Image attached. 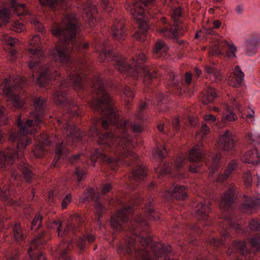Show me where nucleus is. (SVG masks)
Wrapping results in <instances>:
<instances>
[{
  "label": "nucleus",
  "instance_id": "obj_1",
  "mask_svg": "<svg viewBox=\"0 0 260 260\" xmlns=\"http://www.w3.org/2000/svg\"><path fill=\"white\" fill-rule=\"evenodd\" d=\"M92 82L91 108L102 115L103 128L106 129L113 125L117 129L114 134L100 132L97 128L93 130L92 135L98 137L97 142L100 147L94 149L91 160L93 164L99 160L115 170L122 159L130 157L136 160L137 158V155L129 150L130 139L126 133L129 121L119 119L102 79L96 77Z\"/></svg>",
  "mask_w": 260,
  "mask_h": 260
},
{
  "label": "nucleus",
  "instance_id": "obj_2",
  "mask_svg": "<svg viewBox=\"0 0 260 260\" xmlns=\"http://www.w3.org/2000/svg\"><path fill=\"white\" fill-rule=\"evenodd\" d=\"M86 77L77 67H71L69 78L63 80L60 86L53 94L54 102L57 106H66L68 108V113L63 114L62 117L57 120L59 124H63V132L66 134V144L70 146L75 142L82 140L84 133H81L79 129L69 123L68 118L81 115L82 112L80 108L72 100L67 101L66 89L72 85L75 90L83 88V84Z\"/></svg>",
  "mask_w": 260,
  "mask_h": 260
},
{
  "label": "nucleus",
  "instance_id": "obj_3",
  "mask_svg": "<svg viewBox=\"0 0 260 260\" xmlns=\"http://www.w3.org/2000/svg\"><path fill=\"white\" fill-rule=\"evenodd\" d=\"M64 26H56L52 28V34L60 38L59 42L55 49L50 51V55L55 62L68 63L72 51L84 52L89 47L88 43L83 44L76 41L78 22L74 14L67 16Z\"/></svg>",
  "mask_w": 260,
  "mask_h": 260
},
{
  "label": "nucleus",
  "instance_id": "obj_4",
  "mask_svg": "<svg viewBox=\"0 0 260 260\" xmlns=\"http://www.w3.org/2000/svg\"><path fill=\"white\" fill-rule=\"evenodd\" d=\"M103 48L100 54L101 61L105 60H112V64L118 71L126 76L137 77L139 75L143 76V81L147 85L156 79L158 74L156 70L149 69L145 66L146 56L144 53L137 54L136 58L133 57L130 63L125 62V59L121 56L115 55L110 47H107L105 44H103Z\"/></svg>",
  "mask_w": 260,
  "mask_h": 260
},
{
  "label": "nucleus",
  "instance_id": "obj_5",
  "mask_svg": "<svg viewBox=\"0 0 260 260\" xmlns=\"http://www.w3.org/2000/svg\"><path fill=\"white\" fill-rule=\"evenodd\" d=\"M154 3L155 0H139L129 3L126 6L127 11L137 20L138 30L134 34V37L140 42H143L146 39L149 26L144 20L145 14L147 12L150 16L152 15L149 9L154 6Z\"/></svg>",
  "mask_w": 260,
  "mask_h": 260
},
{
  "label": "nucleus",
  "instance_id": "obj_6",
  "mask_svg": "<svg viewBox=\"0 0 260 260\" xmlns=\"http://www.w3.org/2000/svg\"><path fill=\"white\" fill-rule=\"evenodd\" d=\"M45 101V100L40 97L34 99L35 110L30 113L31 119L23 122L20 119L21 116L17 118L16 122L19 127L20 132L22 134H25L26 133V125L32 126L33 125L36 126L40 125L44 116Z\"/></svg>",
  "mask_w": 260,
  "mask_h": 260
},
{
  "label": "nucleus",
  "instance_id": "obj_7",
  "mask_svg": "<svg viewBox=\"0 0 260 260\" xmlns=\"http://www.w3.org/2000/svg\"><path fill=\"white\" fill-rule=\"evenodd\" d=\"M25 79L21 78L19 83H15L14 87H12V83H10V81L5 78L2 83L3 92L6 94V101L8 104H12V106L16 109L21 108L23 105V102L20 99L18 95L14 94L13 90L15 87H22V84L25 82Z\"/></svg>",
  "mask_w": 260,
  "mask_h": 260
},
{
  "label": "nucleus",
  "instance_id": "obj_8",
  "mask_svg": "<svg viewBox=\"0 0 260 260\" xmlns=\"http://www.w3.org/2000/svg\"><path fill=\"white\" fill-rule=\"evenodd\" d=\"M205 155L204 151L200 148L199 145H196L189 150L188 159L190 162L189 167V171L192 173H197L202 165L201 161Z\"/></svg>",
  "mask_w": 260,
  "mask_h": 260
},
{
  "label": "nucleus",
  "instance_id": "obj_9",
  "mask_svg": "<svg viewBox=\"0 0 260 260\" xmlns=\"http://www.w3.org/2000/svg\"><path fill=\"white\" fill-rule=\"evenodd\" d=\"M131 210L132 208L128 205L124 207L118 211L116 214L112 216L110 222L112 228L118 231L123 230V224L128 221Z\"/></svg>",
  "mask_w": 260,
  "mask_h": 260
},
{
  "label": "nucleus",
  "instance_id": "obj_10",
  "mask_svg": "<svg viewBox=\"0 0 260 260\" xmlns=\"http://www.w3.org/2000/svg\"><path fill=\"white\" fill-rule=\"evenodd\" d=\"M82 222L83 220L80 216L78 214L74 215L71 217V221H69L67 224V228L63 233H61V221L59 220H54L53 221L52 224L58 225L57 232H58V236L62 237L63 234L68 233L70 231L72 232L73 233L78 231L79 230V226Z\"/></svg>",
  "mask_w": 260,
  "mask_h": 260
},
{
  "label": "nucleus",
  "instance_id": "obj_11",
  "mask_svg": "<svg viewBox=\"0 0 260 260\" xmlns=\"http://www.w3.org/2000/svg\"><path fill=\"white\" fill-rule=\"evenodd\" d=\"M236 187L231 185L229 189L221 197L220 207L221 209L226 211L232 209L237 196L236 194Z\"/></svg>",
  "mask_w": 260,
  "mask_h": 260
},
{
  "label": "nucleus",
  "instance_id": "obj_12",
  "mask_svg": "<svg viewBox=\"0 0 260 260\" xmlns=\"http://www.w3.org/2000/svg\"><path fill=\"white\" fill-rule=\"evenodd\" d=\"M218 145L219 148L225 151H229L235 147V141L230 130H226L219 138Z\"/></svg>",
  "mask_w": 260,
  "mask_h": 260
},
{
  "label": "nucleus",
  "instance_id": "obj_13",
  "mask_svg": "<svg viewBox=\"0 0 260 260\" xmlns=\"http://www.w3.org/2000/svg\"><path fill=\"white\" fill-rule=\"evenodd\" d=\"M244 73L242 71L239 66H236L234 71L228 77V82L230 86L239 88L243 85L244 83Z\"/></svg>",
  "mask_w": 260,
  "mask_h": 260
},
{
  "label": "nucleus",
  "instance_id": "obj_14",
  "mask_svg": "<svg viewBox=\"0 0 260 260\" xmlns=\"http://www.w3.org/2000/svg\"><path fill=\"white\" fill-rule=\"evenodd\" d=\"M18 127L19 126H18ZM30 127V126L26 125V133L25 134H22V133L19 131V127H18V131L17 133H11L10 135L9 141L11 142H15V141H17L16 145L17 146V149L19 150L24 149L25 146L29 143L30 140L28 139H26L25 138H22L20 139V137H23L28 134V131L27 128Z\"/></svg>",
  "mask_w": 260,
  "mask_h": 260
},
{
  "label": "nucleus",
  "instance_id": "obj_15",
  "mask_svg": "<svg viewBox=\"0 0 260 260\" xmlns=\"http://www.w3.org/2000/svg\"><path fill=\"white\" fill-rule=\"evenodd\" d=\"M17 158V151L10 147L5 152H0V164L3 166L12 165Z\"/></svg>",
  "mask_w": 260,
  "mask_h": 260
},
{
  "label": "nucleus",
  "instance_id": "obj_16",
  "mask_svg": "<svg viewBox=\"0 0 260 260\" xmlns=\"http://www.w3.org/2000/svg\"><path fill=\"white\" fill-rule=\"evenodd\" d=\"M123 20H115L112 26L113 38L117 40H123L125 39L126 29Z\"/></svg>",
  "mask_w": 260,
  "mask_h": 260
},
{
  "label": "nucleus",
  "instance_id": "obj_17",
  "mask_svg": "<svg viewBox=\"0 0 260 260\" xmlns=\"http://www.w3.org/2000/svg\"><path fill=\"white\" fill-rule=\"evenodd\" d=\"M50 144L51 141L49 140V137L45 133L41 134L39 143L33 150L34 154L38 157L42 156L44 155L45 147L50 145Z\"/></svg>",
  "mask_w": 260,
  "mask_h": 260
},
{
  "label": "nucleus",
  "instance_id": "obj_18",
  "mask_svg": "<svg viewBox=\"0 0 260 260\" xmlns=\"http://www.w3.org/2000/svg\"><path fill=\"white\" fill-rule=\"evenodd\" d=\"M97 13L96 5L88 2L86 7L84 8L83 16L85 21H88L91 25L95 21V17Z\"/></svg>",
  "mask_w": 260,
  "mask_h": 260
},
{
  "label": "nucleus",
  "instance_id": "obj_19",
  "mask_svg": "<svg viewBox=\"0 0 260 260\" xmlns=\"http://www.w3.org/2000/svg\"><path fill=\"white\" fill-rule=\"evenodd\" d=\"M57 75L58 76H60L57 74L55 70L54 71L50 67L46 66L39 73V77L37 78L38 83L41 86H43L48 79L55 78Z\"/></svg>",
  "mask_w": 260,
  "mask_h": 260
},
{
  "label": "nucleus",
  "instance_id": "obj_20",
  "mask_svg": "<svg viewBox=\"0 0 260 260\" xmlns=\"http://www.w3.org/2000/svg\"><path fill=\"white\" fill-rule=\"evenodd\" d=\"M260 206V200L258 198L248 197L245 201L241 204V210L243 212L251 213L252 211L257 207Z\"/></svg>",
  "mask_w": 260,
  "mask_h": 260
},
{
  "label": "nucleus",
  "instance_id": "obj_21",
  "mask_svg": "<svg viewBox=\"0 0 260 260\" xmlns=\"http://www.w3.org/2000/svg\"><path fill=\"white\" fill-rule=\"evenodd\" d=\"M243 162L247 164L257 165L260 162V156L256 149H250L242 157Z\"/></svg>",
  "mask_w": 260,
  "mask_h": 260
},
{
  "label": "nucleus",
  "instance_id": "obj_22",
  "mask_svg": "<svg viewBox=\"0 0 260 260\" xmlns=\"http://www.w3.org/2000/svg\"><path fill=\"white\" fill-rule=\"evenodd\" d=\"M210 208L208 203H201L194 209V216L199 220H206L208 217Z\"/></svg>",
  "mask_w": 260,
  "mask_h": 260
},
{
  "label": "nucleus",
  "instance_id": "obj_23",
  "mask_svg": "<svg viewBox=\"0 0 260 260\" xmlns=\"http://www.w3.org/2000/svg\"><path fill=\"white\" fill-rule=\"evenodd\" d=\"M171 197L179 201L184 200L187 197L186 188L183 185L172 186L169 189Z\"/></svg>",
  "mask_w": 260,
  "mask_h": 260
},
{
  "label": "nucleus",
  "instance_id": "obj_24",
  "mask_svg": "<svg viewBox=\"0 0 260 260\" xmlns=\"http://www.w3.org/2000/svg\"><path fill=\"white\" fill-rule=\"evenodd\" d=\"M259 41V38L258 36H252L251 38L247 41L246 50V53L248 55L251 56L256 52Z\"/></svg>",
  "mask_w": 260,
  "mask_h": 260
},
{
  "label": "nucleus",
  "instance_id": "obj_25",
  "mask_svg": "<svg viewBox=\"0 0 260 260\" xmlns=\"http://www.w3.org/2000/svg\"><path fill=\"white\" fill-rule=\"evenodd\" d=\"M233 249H235L237 252L243 255L249 254L251 253V250L246 248L244 242H234L233 245L231 247L229 248L228 251L230 255L234 252Z\"/></svg>",
  "mask_w": 260,
  "mask_h": 260
},
{
  "label": "nucleus",
  "instance_id": "obj_26",
  "mask_svg": "<svg viewBox=\"0 0 260 260\" xmlns=\"http://www.w3.org/2000/svg\"><path fill=\"white\" fill-rule=\"evenodd\" d=\"M40 37L39 35H36L29 41V45L31 47L29 48V51L32 55L31 58L34 59L36 56L40 57L41 55V48L38 43L40 42Z\"/></svg>",
  "mask_w": 260,
  "mask_h": 260
},
{
  "label": "nucleus",
  "instance_id": "obj_27",
  "mask_svg": "<svg viewBox=\"0 0 260 260\" xmlns=\"http://www.w3.org/2000/svg\"><path fill=\"white\" fill-rule=\"evenodd\" d=\"M136 240L134 238H131L126 241L124 247H120L118 252L119 253L123 254H128L132 255L133 251L136 250L135 246Z\"/></svg>",
  "mask_w": 260,
  "mask_h": 260
},
{
  "label": "nucleus",
  "instance_id": "obj_28",
  "mask_svg": "<svg viewBox=\"0 0 260 260\" xmlns=\"http://www.w3.org/2000/svg\"><path fill=\"white\" fill-rule=\"evenodd\" d=\"M146 175L147 173L145 168L140 165H138L133 170L129 177L137 181H141Z\"/></svg>",
  "mask_w": 260,
  "mask_h": 260
},
{
  "label": "nucleus",
  "instance_id": "obj_29",
  "mask_svg": "<svg viewBox=\"0 0 260 260\" xmlns=\"http://www.w3.org/2000/svg\"><path fill=\"white\" fill-rule=\"evenodd\" d=\"M152 207V203L150 201H148L146 204V209L145 211V215L148 220L157 221L160 218L159 214L158 213L156 212L154 209L151 208Z\"/></svg>",
  "mask_w": 260,
  "mask_h": 260
},
{
  "label": "nucleus",
  "instance_id": "obj_30",
  "mask_svg": "<svg viewBox=\"0 0 260 260\" xmlns=\"http://www.w3.org/2000/svg\"><path fill=\"white\" fill-rule=\"evenodd\" d=\"M216 97L215 90L210 88L204 92L201 96V101L204 105L211 103Z\"/></svg>",
  "mask_w": 260,
  "mask_h": 260
},
{
  "label": "nucleus",
  "instance_id": "obj_31",
  "mask_svg": "<svg viewBox=\"0 0 260 260\" xmlns=\"http://www.w3.org/2000/svg\"><path fill=\"white\" fill-rule=\"evenodd\" d=\"M98 200V194L95 192L94 189L90 188L85 191L82 197L80 198V201L82 203L86 201L89 202L90 201H96Z\"/></svg>",
  "mask_w": 260,
  "mask_h": 260
},
{
  "label": "nucleus",
  "instance_id": "obj_32",
  "mask_svg": "<svg viewBox=\"0 0 260 260\" xmlns=\"http://www.w3.org/2000/svg\"><path fill=\"white\" fill-rule=\"evenodd\" d=\"M169 80L170 82V85L175 88H180L181 85L183 84V77L180 75L176 76L174 73H172L170 75Z\"/></svg>",
  "mask_w": 260,
  "mask_h": 260
},
{
  "label": "nucleus",
  "instance_id": "obj_33",
  "mask_svg": "<svg viewBox=\"0 0 260 260\" xmlns=\"http://www.w3.org/2000/svg\"><path fill=\"white\" fill-rule=\"evenodd\" d=\"M204 68L206 72L210 76V78L213 77L215 81L221 79V75L217 69L208 65L205 66Z\"/></svg>",
  "mask_w": 260,
  "mask_h": 260
},
{
  "label": "nucleus",
  "instance_id": "obj_34",
  "mask_svg": "<svg viewBox=\"0 0 260 260\" xmlns=\"http://www.w3.org/2000/svg\"><path fill=\"white\" fill-rule=\"evenodd\" d=\"M14 238L17 242H21L24 240V235L20 225L15 224L13 229Z\"/></svg>",
  "mask_w": 260,
  "mask_h": 260
},
{
  "label": "nucleus",
  "instance_id": "obj_35",
  "mask_svg": "<svg viewBox=\"0 0 260 260\" xmlns=\"http://www.w3.org/2000/svg\"><path fill=\"white\" fill-rule=\"evenodd\" d=\"M69 151L68 148L65 146V142L63 141L61 143L58 145L55 150V156L54 161L57 162L60 159V156L64 153H67Z\"/></svg>",
  "mask_w": 260,
  "mask_h": 260
},
{
  "label": "nucleus",
  "instance_id": "obj_36",
  "mask_svg": "<svg viewBox=\"0 0 260 260\" xmlns=\"http://www.w3.org/2000/svg\"><path fill=\"white\" fill-rule=\"evenodd\" d=\"M10 12L8 9L5 8L0 11V26L6 25L9 21Z\"/></svg>",
  "mask_w": 260,
  "mask_h": 260
},
{
  "label": "nucleus",
  "instance_id": "obj_37",
  "mask_svg": "<svg viewBox=\"0 0 260 260\" xmlns=\"http://www.w3.org/2000/svg\"><path fill=\"white\" fill-rule=\"evenodd\" d=\"M20 167V169L21 170V171L26 182L28 183L31 182L33 177V173L32 171L25 164H23V165L21 166Z\"/></svg>",
  "mask_w": 260,
  "mask_h": 260
},
{
  "label": "nucleus",
  "instance_id": "obj_38",
  "mask_svg": "<svg viewBox=\"0 0 260 260\" xmlns=\"http://www.w3.org/2000/svg\"><path fill=\"white\" fill-rule=\"evenodd\" d=\"M43 216L39 214H37L35 216L31 224V230L37 231L41 225Z\"/></svg>",
  "mask_w": 260,
  "mask_h": 260
},
{
  "label": "nucleus",
  "instance_id": "obj_39",
  "mask_svg": "<svg viewBox=\"0 0 260 260\" xmlns=\"http://www.w3.org/2000/svg\"><path fill=\"white\" fill-rule=\"evenodd\" d=\"M94 207L96 209L98 222H100L101 218L105 212V207L100 203V202L98 200H96L94 204Z\"/></svg>",
  "mask_w": 260,
  "mask_h": 260
},
{
  "label": "nucleus",
  "instance_id": "obj_40",
  "mask_svg": "<svg viewBox=\"0 0 260 260\" xmlns=\"http://www.w3.org/2000/svg\"><path fill=\"white\" fill-rule=\"evenodd\" d=\"M39 2L42 6L47 5L50 8H53L55 6L61 5L63 0H39Z\"/></svg>",
  "mask_w": 260,
  "mask_h": 260
},
{
  "label": "nucleus",
  "instance_id": "obj_41",
  "mask_svg": "<svg viewBox=\"0 0 260 260\" xmlns=\"http://www.w3.org/2000/svg\"><path fill=\"white\" fill-rule=\"evenodd\" d=\"M243 181L245 186L246 187H250L252 184V179L251 173L250 171H247L244 173Z\"/></svg>",
  "mask_w": 260,
  "mask_h": 260
},
{
  "label": "nucleus",
  "instance_id": "obj_42",
  "mask_svg": "<svg viewBox=\"0 0 260 260\" xmlns=\"http://www.w3.org/2000/svg\"><path fill=\"white\" fill-rule=\"evenodd\" d=\"M246 138L248 140L251 141L253 144H260V135L259 134L249 133L247 134Z\"/></svg>",
  "mask_w": 260,
  "mask_h": 260
},
{
  "label": "nucleus",
  "instance_id": "obj_43",
  "mask_svg": "<svg viewBox=\"0 0 260 260\" xmlns=\"http://www.w3.org/2000/svg\"><path fill=\"white\" fill-rule=\"evenodd\" d=\"M165 47L166 44L165 42L162 40H158L155 43L153 50L154 53L155 54H158L160 53Z\"/></svg>",
  "mask_w": 260,
  "mask_h": 260
},
{
  "label": "nucleus",
  "instance_id": "obj_44",
  "mask_svg": "<svg viewBox=\"0 0 260 260\" xmlns=\"http://www.w3.org/2000/svg\"><path fill=\"white\" fill-rule=\"evenodd\" d=\"M249 227L251 231H258L260 230V223L255 219L249 222Z\"/></svg>",
  "mask_w": 260,
  "mask_h": 260
},
{
  "label": "nucleus",
  "instance_id": "obj_45",
  "mask_svg": "<svg viewBox=\"0 0 260 260\" xmlns=\"http://www.w3.org/2000/svg\"><path fill=\"white\" fill-rule=\"evenodd\" d=\"M250 244L252 247H255L257 250L260 251V236L251 239Z\"/></svg>",
  "mask_w": 260,
  "mask_h": 260
},
{
  "label": "nucleus",
  "instance_id": "obj_46",
  "mask_svg": "<svg viewBox=\"0 0 260 260\" xmlns=\"http://www.w3.org/2000/svg\"><path fill=\"white\" fill-rule=\"evenodd\" d=\"M75 174L77 176V181L79 182L83 180V179H84V177L86 175L85 171L83 170L79 169V168H76Z\"/></svg>",
  "mask_w": 260,
  "mask_h": 260
},
{
  "label": "nucleus",
  "instance_id": "obj_47",
  "mask_svg": "<svg viewBox=\"0 0 260 260\" xmlns=\"http://www.w3.org/2000/svg\"><path fill=\"white\" fill-rule=\"evenodd\" d=\"M237 119V117L236 115V114L232 112H229V113H228L226 115L224 116V117L223 118L222 120L224 122L225 121H235Z\"/></svg>",
  "mask_w": 260,
  "mask_h": 260
},
{
  "label": "nucleus",
  "instance_id": "obj_48",
  "mask_svg": "<svg viewBox=\"0 0 260 260\" xmlns=\"http://www.w3.org/2000/svg\"><path fill=\"white\" fill-rule=\"evenodd\" d=\"M232 172V171L226 168L224 171L223 174L218 176L217 178L218 181L222 182L225 181L228 179Z\"/></svg>",
  "mask_w": 260,
  "mask_h": 260
},
{
  "label": "nucleus",
  "instance_id": "obj_49",
  "mask_svg": "<svg viewBox=\"0 0 260 260\" xmlns=\"http://www.w3.org/2000/svg\"><path fill=\"white\" fill-rule=\"evenodd\" d=\"M13 30L14 31L20 32L22 31L23 29V24L22 23L19 22L18 21H15L12 24Z\"/></svg>",
  "mask_w": 260,
  "mask_h": 260
},
{
  "label": "nucleus",
  "instance_id": "obj_50",
  "mask_svg": "<svg viewBox=\"0 0 260 260\" xmlns=\"http://www.w3.org/2000/svg\"><path fill=\"white\" fill-rule=\"evenodd\" d=\"M166 149L164 146H162V149L157 147L155 151V154L160 159H162L165 157V152H166Z\"/></svg>",
  "mask_w": 260,
  "mask_h": 260
},
{
  "label": "nucleus",
  "instance_id": "obj_51",
  "mask_svg": "<svg viewBox=\"0 0 260 260\" xmlns=\"http://www.w3.org/2000/svg\"><path fill=\"white\" fill-rule=\"evenodd\" d=\"M72 200V196L70 193H68L66 195L64 198L63 199L61 206L63 209H65L67 208L68 204L71 202Z\"/></svg>",
  "mask_w": 260,
  "mask_h": 260
},
{
  "label": "nucleus",
  "instance_id": "obj_52",
  "mask_svg": "<svg viewBox=\"0 0 260 260\" xmlns=\"http://www.w3.org/2000/svg\"><path fill=\"white\" fill-rule=\"evenodd\" d=\"M124 95L127 99H133L134 97V93L132 89L128 87H125L123 90Z\"/></svg>",
  "mask_w": 260,
  "mask_h": 260
},
{
  "label": "nucleus",
  "instance_id": "obj_53",
  "mask_svg": "<svg viewBox=\"0 0 260 260\" xmlns=\"http://www.w3.org/2000/svg\"><path fill=\"white\" fill-rule=\"evenodd\" d=\"M209 244L213 245L216 247H218L223 243L222 238L220 240L216 239L215 238L211 239L209 241Z\"/></svg>",
  "mask_w": 260,
  "mask_h": 260
},
{
  "label": "nucleus",
  "instance_id": "obj_54",
  "mask_svg": "<svg viewBox=\"0 0 260 260\" xmlns=\"http://www.w3.org/2000/svg\"><path fill=\"white\" fill-rule=\"evenodd\" d=\"M86 240L84 236L80 237L78 242V246L79 248L80 252H81L85 247Z\"/></svg>",
  "mask_w": 260,
  "mask_h": 260
},
{
  "label": "nucleus",
  "instance_id": "obj_55",
  "mask_svg": "<svg viewBox=\"0 0 260 260\" xmlns=\"http://www.w3.org/2000/svg\"><path fill=\"white\" fill-rule=\"evenodd\" d=\"M18 13L17 15L20 16L21 15H24L27 13L24 8L25 7V5L24 4H18Z\"/></svg>",
  "mask_w": 260,
  "mask_h": 260
},
{
  "label": "nucleus",
  "instance_id": "obj_56",
  "mask_svg": "<svg viewBox=\"0 0 260 260\" xmlns=\"http://www.w3.org/2000/svg\"><path fill=\"white\" fill-rule=\"evenodd\" d=\"M222 53L221 51L219 49V45L217 44H215L213 45L211 48V54L213 55L215 54H221Z\"/></svg>",
  "mask_w": 260,
  "mask_h": 260
},
{
  "label": "nucleus",
  "instance_id": "obj_57",
  "mask_svg": "<svg viewBox=\"0 0 260 260\" xmlns=\"http://www.w3.org/2000/svg\"><path fill=\"white\" fill-rule=\"evenodd\" d=\"M44 233L41 232L40 234L37 235L32 240V242L35 243H37L38 244H42V241L41 240L44 237Z\"/></svg>",
  "mask_w": 260,
  "mask_h": 260
},
{
  "label": "nucleus",
  "instance_id": "obj_58",
  "mask_svg": "<svg viewBox=\"0 0 260 260\" xmlns=\"http://www.w3.org/2000/svg\"><path fill=\"white\" fill-rule=\"evenodd\" d=\"M228 223L229 224L230 226L233 229H235L236 231H238L240 229V225L239 224L231 220H227Z\"/></svg>",
  "mask_w": 260,
  "mask_h": 260
},
{
  "label": "nucleus",
  "instance_id": "obj_59",
  "mask_svg": "<svg viewBox=\"0 0 260 260\" xmlns=\"http://www.w3.org/2000/svg\"><path fill=\"white\" fill-rule=\"evenodd\" d=\"M204 119L206 121L210 122V123H213L216 120V118L215 117V116H214L213 115L211 114L205 115L204 116Z\"/></svg>",
  "mask_w": 260,
  "mask_h": 260
},
{
  "label": "nucleus",
  "instance_id": "obj_60",
  "mask_svg": "<svg viewBox=\"0 0 260 260\" xmlns=\"http://www.w3.org/2000/svg\"><path fill=\"white\" fill-rule=\"evenodd\" d=\"M178 27H175L174 28H170L169 34L172 35V38L174 39L178 37Z\"/></svg>",
  "mask_w": 260,
  "mask_h": 260
},
{
  "label": "nucleus",
  "instance_id": "obj_61",
  "mask_svg": "<svg viewBox=\"0 0 260 260\" xmlns=\"http://www.w3.org/2000/svg\"><path fill=\"white\" fill-rule=\"evenodd\" d=\"M103 8L104 10L108 12H110L111 9V6H109V0H102Z\"/></svg>",
  "mask_w": 260,
  "mask_h": 260
},
{
  "label": "nucleus",
  "instance_id": "obj_62",
  "mask_svg": "<svg viewBox=\"0 0 260 260\" xmlns=\"http://www.w3.org/2000/svg\"><path fill=\"white\" fill-rule=\"evenodd\" d=\"M68 251L64 249L60 252V256L62 260H71L70 257L67 255Z\"/></svg>",
  "mask_w": 260,
  "mask_h": 260
},
{
  "label": "nucleus",
  "instance_id": "obj_63",
  "mask_svg": "<svg viewBox=\"0 0 260 260\" xmlns=\"http://www.w3.org/2000/svg\"><path fill=\"white\" fill-rule=\"evenodd\" d=\"M83 236L85 238L86 242H88L89 244L93 243L95 240V238L92 234H88L87 235H84Z\"/></svg>",
  "mask_w": 260,
  "mask_h": 260
},
{
  "label": "nucleus",
  "instance_id": "obj_64",
  "mask_svg": "<svg viewBox=\"0 0 260 260\" xmlns=\"http://www.w3.org/2000/svg\"><path fill=\"white\" fill-rule=\"evenodd\" d=\"M112 189V186L110 184H105L102 187V193L105 194L109 192Z\"/></svg>",
  "mask_w": 260,
  "mask_h": 260
}]
</instances>
